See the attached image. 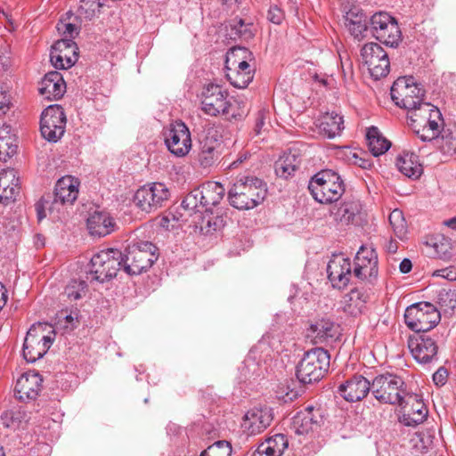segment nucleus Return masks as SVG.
I'll list each match as a JSON object with an SVG mask.
<instances>
[{
  "instance_id": "1",
  "label": "nucleus",
  "mask_w": 456,
  "mask_h": 456,
  "mask_svg": "<svg viewBox=\"0 0 456 456\" xmlns=\"http://www.w3.org/2000/svg\"><path fill=\"white\" fill-rule=\"evenodd\" d=\"M224 192L225 189L220 183L208 181L189 192L182 202V208L189 215H196L195 225L203 230L206 219L203 215L210 213L211 208L220 203Z\"/></svg>"
},
{
  "instance_id": "2",
  "label": "nucleus",
  "mask_w": 456,
  "mask_h": 456,
  "mask_svg": "<svg viewBox=\"0 0 456 456\" xmlns=\"http://www.w3.org/2000/svg\"><path fill=\"white\" fill-rule=\"evenodd\" d=\"M390 94L396 106L406 110H423L437 112L440 109L430 102L423 101L425 90L420 83H418L412 76L398 77L392 85Z\"/></svg>"
},
{
  "instance_id": "3",
  "label": "nucleus",
  "mask_w": 456,
  "mask_h": 456,
  "mask_svg": "<svg viewBox=\"0 0 456 456\" xmlns=\"http://www.w3.org/2000/svg\"><path fill=\"white\" fill-rule=\"evenodd\" d=\"M266 194V184L261 179L252 175H240L229 189L228 200L233 208L248 210L261 204Z\"/></svg>"
},
{
  "instance_id": "4",
  "label": "nucleus",
  "mask_w": 456,
  "mask_h": 456,
  "mask_svg": "<svg viewBox=\"0 0 456 456\" xmlns=\"http://www.w3.org/2000/svg\"><path fill=\"white\" fill-rule=\"evenodd\" d=\"M408 391L403 378L394 372L379 374L371 381V395L382 404L402 405Z\"/></svg>"
},
{
  "instance_id": "5",
  "label": "nucleus",
  "mask_w": 456,
  "mask_h": 456,
  "mask_svg": "<svg viewBox=\"0 0 456 456\" xmlns=\"http://www.w3.org/2000/svg\"><path fill=\"white\" fill-rule=\"evenodd\" d=\"M308 189L313 198L322 204L337 201L345 191L340 175L330 169L315 174L309 181Z\"/></svg>"
},
{
  "instance_id": "6",
  "label": "nucleus",
  "mask_w": 456,
  "mask_h": 456,
  "mask_svg": "<svg viewBox=\"0 0 456 456\" xmlns=\"http://www.w3.org/2000/svg\"><path fill=\"white\" fill-rule=\"evenodd\" d=\"M55 332L47 323L33 324L27 332L23 343V357L28 362L42 358L51 347Z\"/></svg>"
},
{
  "instance_id": "7",
  "label": "nucleus",
  "mask_w": 456,
  "mask_h": 456,
  "mask_svg": "<svg viewBox=\"0 0 456 456\" xmlns=\"http://www.w3.org/2000/svg\"><path fill=\"white\" fill-rule=\"evenodd\" d=\"M157 248L149 241L129 245L122 253V267L129 275H138L150 268L157 260Z\"/></svg>"
},
{
  "instance_id": "8",
  "label": "nucleus",
  "mask_w": 456,
  "mask_h": 456,
  "mask_svg": "<svg viewBox=\"0 0 456 456\" xmlns=\"http://www.w3.org/2000/svg\"><path fill=\"white\" fill-rule=\"evenodd\" d=\"M330 366L328 351L316 347L307 351L297 366V377L302 383L320 380Z\"/></svg>"
},
{
  "instance_id": "9",
  "label": "nucleus",
  "mask_w": 456,
  "mask_h": 456,
  "mask_svg": "<svg viewBox=\"0 0 456 456\" xmlns=\"http://www.w3.org/2000/svg\"><path fill=\"white\" fill-rule=\"evenodd\" d=\"M121 267L122 252L115 248H107L93 256L88 274L92 280L104 282L114 278Z\"/></svg>"
},
{
  "instance_id": "10",
  "label": "nucleus",
  "mask_w": 456,
  "mask_h": 456,
  "mask_svg": "<svg viewBox=\"0 0 456 456\" xmlns=\"http://www.w3.org/2000/svg\"><path fill=\"white\" fill-rule=\"evenodd\" d=\"M406 325L417 334L427 332L441 320L439 311L428 302H418L408 306L404 313Z\"/></svg>"
},
{
  "instance_id": "11",
  "label": "nucleus",
  "mask_w": 456,
  "mask_h": 456,
  "mask_svg": "<svg viewBox=\"0 0 456 456\" xmlns=\"http://www.w3.org/2000/svg\"><path fill=\"white\" fill-rule=\"evenodd\" d=\"M371 35L380 43L397 47L402 41V32L395 17L387 12H375L369 20Z\"/></svg>"
},
{
  "instance_id": "12",
  "label": "nucleus",
  "mask_w": 456,
  "mask_h": 456,
  "mask_svg": "<svg viewBox=\"0 0 456 456\" xmlns=\"http://www.w3.org/2000/svg\"><path fill=\"white\" fill-rule=\"evenodd\" d=\"M164 142L169 152L177 157H185L191 150V137L188 126L177 120L163 130Z\"/></svg>"
},
{
  "instance_id": "13",
  "label": "nucleus",
  "mask_w": 456,
  "mask_h": 456,
  "mask_svg": "<svg viewBox=\"0 0 456 456\" xmlns=\"http://www.w3.org/2000/svg\"><path fill=\"white\" fill-rule=\"evenodd\" d=\"M360 56L362 62L375 80L385 77L389 73V57L379 44L374 42L365 44L361 49Z\"/></svg>"
},
{
  "instance_id": "14",
  "label": "nucleus",
  "mask_w": 456,
  "mask_h": 456,
  "mask_svg": "<svg viewBox=\"0 0 456 456\" xmlns=\"http://www.w3.org/2000/svg\"><path fill=\"white\" fill-rule=\"evenodd\" d=\"M170 192L166 184L152 183L140 187L134 193V203L142 211L151 213L168 200Z\"/></svg>"
},
{
  "instance_id": "15",
  "label": "nucleus",
  "mask_w": 456,
  "mask_h": 456,
  "mask_svg": "<svg viewBox=\"0 0 456 456\" xmlns=\"http://www.w3.org/2000/svg\"><path fill=\"white\" fill-rule=\"evenodd\" d=\"M400 408L398 420L405 427L415 428L422 424L428 416V410L420 395L408 391Z\"/></svg>"
},
{
  "instance_id": "16",
  "label": "nucleus",
  "mask_w": 456,
  "mask_h": 456,
  "mask_svg": "<svg viewBox=\"0 0 456 456\" xmlns=\"http://www.w3.org/2000/svg\"><path fill=\"white\" fill-rule=\"evenodd\" d=\"M408 347L413 358L419 363H430L437 360L438 346L436 342L425 334L410 337Z\"/></svg>"
},
{
  "instance_id": "17",
  "label": "nucleus",
  "mask_w": 456,
  "mask_h": 456,
  "mask_svg": "<svg viewBox=\"0 0 456 456\" xmlns=\"http://www.w3.org/2000/svg\"><path fill=\"white\" fill-rule=\"evenodd\" d=\"M50 61L56 69H66L77 61L76 44L69 38L56 41L50 53Z\"/></svg>"
},
{
  "instance_id": "18",
  "label": "nucleus",
  "mask_w": 456,
  "mask_h": 456,
  "mask_svg": "<svg viewBox=\"0 0 456 456\" xmlns=\"http://www.w3.org/2000/svg\"><path fill=\"white\" fill-rule=\"evenodd\" d=\"M328 278L332 286L343 289L349 283L352 276L350 259L343 254L333 255L327 266Z\"/></svg>"
},
{
  "instance_id": "19",
  "label": "nucleus",
  "mask_w": 456,
  "mask_h": 456,
  "mask_svg": "<svg viewBox=\"0 0 456 456\" xmlns=\"http://www.w3.org/2000/svg\"><path fill=\"white\" fill-rule=\"evenodd\" d=\"M226 94L217 85H208L202 92L201 109L206 114H225L228 111Z\"/></svg>"
},
{
  "instance_id": "20",
  "label": "nucleus",
  "mask_w": 456,
  "mask_h": 456,
  "mask_svg": "<svg viewBox=\"0 0 456 456\" xmlns=\"http://www.w3.org/2000/svg\"><path fill=\"white\" fill-rule=\"evenodd\" d=\"M354 274L360 280H366L377 276L378 257L373 249L361 247L355 256Z\"/></svg>"
},
{
  "instance_id": "21",
  "label": "nucleus",
  "mask_w": 456,
  "mask_h": 456,
  "mask_svg": "<svg viewBox=\"0 0 456 456\" xmlns=\"http://www.w3.org/2000/svg\"><path fill=\"white\" fill-rule=\"evenodd\" d=\"M338 392L347 402H358L369 392L371 393V382L362 375H355L338 387Z\"/></svg>"
},
{
  "instance_id": "22",
  "label": "nucleus",
  "mask_w": 456,
  "mask_h": 456,
  "mask_svg": "<svg viewBox=\"0 0 456 456\" xmlns=\"http://www.w3.org/2000/svg\"><path fill=\"white\" fill-rule=\"evenodd\" d=\"M273 414L267 408H254L248 411L242 421V428L250 436L262 433L270 426Z\"/></svg>"
},
{
  "instance_id": "23",
  "label": "nucleus",
  "mask_w": 456,
  "mask_h": 456,
  "mask_svg": "<svg viewBox=\"0 0 456 456\" xmlns=\"http://www.w3.org/2000/svg\"><path fill=\"white\" fill-rule=\"evenodd\" d=\"M417 117L419 118H413L411 116L409 125L422 141H431L439 135L444 126L442 116H437L436 119L427 118L426 116Z\"/></svg>"
},
{
  "instance_id": "24",
  "label": "nucleus",
  "mask_w": 456,
  "mask_h": 456,
  "mask_svg": "<svg viewBox=\"0 0 456 456\" xmlns=\"http://www.w3.org/2000/svg\"><path fill=\"white\" fill-rule=\"evenodd\" d=\"M41 376L34 371L22 374L17 380L15 394L19 400H34L37 397L42 387Z\"/></svg>"
},
{
  "instance_id": "25",
  "label": "nucleus",
  "mask_w": 456,
  "mask_h": 456,
  "mask_svg": "<svg viewBox=\"0 0 456 456\" xmlns=\"http://www.w3.org/2000/svg\"><path fill=\"white\" fill-rule=\"evenodd\" d=\"M20 191L18 172L13 168L3 169L0 172V202L8 205L15 201Z\"/></svg>"
},
{
  "instance_id": "26",
  "label": "nucleus",
  "mask_w": 456,
  "mask_h": 456,
  "mask_svg": "<svg viewBox=\"0 0 456 456\" xmlns=\"http://www.w3.org/2000/svg\"><path fill=\"white\" fill-rule=\"evenodd\" d=\"M362 204L358 200H350L330 208V216L333 222L339 225L354 224L355 218L361 214Z\"/></svg>"
},
{
  "instance_id": "27",
  "label": "nucleus",
  "mask_w": 456,
  "mask_h": 456,
  "mask_svg": "<svg viewBox=\"0 0 456 456\" xmlns=\"http://www.w3.org/2000/svg\"><path fill=\"white\" fill-rule=\"evenodd\" d=\"M340 334L339 326L328 318H322L311 324L308 336L315 344L334 341Z\"/></svg>"
},
{
  "instance_id": "28",
  "label": "nucleus",
  "mask_w": 456,
  "mask_h": 456,
  "mask_svg": "<svg viewBox=\"0 0 456 456\" xmlns=\"http://www.w3.org/2000/svg\"><path fill=\"white\" fill-rule=\"evenodd\" d=\"M79 184L78 179L71 175L60 178L54 189V202L72 205L77 199Z\"/></svg>"
},
{
  "instance_id": "29",
  "label": "nucleus",
  "mask_w": 456,
  "mask_h": 456,
  "mask_svg": "<svg viewBox=\"0 0 456 456\" xmlns=\"http://www.w3.org/2000/svg\"><path fill=\"white\" fill-rule=\"evenodd\" d=\"M38 91L42 96L48 100L61 98L66 91V85L61 74L58 71H51L45 74L40 83Z\"/></svg>"
},
{
  "instance_id": "30",
  "label": "nucleus",
  "mask_w": 456,
  "mask_h": 456,
  "mask_svg": "<svg viewBox=\"0 0 456 456\" xmlns=\"http://www.w3.org/2000/svg\"><path fill=\"white\" fill-rule=\"evenodd\" d=\"M113 217L104 211H95L87 218V229L92 236L104 237L114 231Z\"/></svg>"
},
{
  "instance_id": "31",
  "label": "nucleus",
  "mask_w": 456,
  "mask_h": 456,
  "mask_svg": "<svg viewBox=\"0 0 456 456\" xmlns=\"http://www.w3.org/2000/svg\"><path fill=\"white\" fill-rule=\"evenodd\" d=\"M66 116H41L40 131L48 142H57L64 134Z\"/></svg>"
},
{
  "instance_id": "32",
  "label": "nucleus",
  "mask_w": 456,
  "mask_h": 456,
  "mask_svg": "<svg viewBox=\"0 0 456 456\" xmlns=\"http://www.w3.org/2000/svg\"><path fill=\"white\" fill-rule=\"evenodd\" d=\"M396 167L405 176L416 180L423 173L419 156L414 152L403 151L396 158Z\"/></svg>"
},
{
  "instance_id": "33",
  "label": "nucleus",
  "mask_w": 456,
  "mask_h": 456,
  "mask_svg": "<svg viewBox=\"0 0 456 456\" xmlns=\"http://www.w3.org/2000/svg\"><path fill=\"white\" fill-rule=\"evenodd\" d=\"M344 24L350 35L358 40L364 37L369 28L366 15L358 9H351L346 13Z\"/></svg>"
},
{
  "instance_id": "34",
  "label": "nucleus",
  "mask_w": 456,
  "mask_h": 456,
  "mask_svg": "<svg viewBox=\"0 0 456 456\" xmlns=\"http://www.w3.org/2000/svg\"><path fill=\"white\" fill-rule=\"evenodd\" d=\"M17 137L9 125L0 127V161L6 162L16 154Z\"/></svg>"
},
{
  "instance_id": "35",
  "label": "nucleus",
  "mask_w": 456,
  "mask_h": 456,
  "mask_svg": "<svg viewBox=\"0 0 456 456\" xmlns=\"http://www.w3.org/2000/svg\"><path fill=\"white\" fill-rule=\"evenodd\" d=\"M314 123L319 133L328 138L339 135L344 129L343 116H319Z\"/></svg>"
},
{
  "instance_id": "36",
  "label": "nucleus",
  "mask_w": 456,
  "mask_h": 456,
  "mask_svg": "<svg viewBox=\"0 0 456 456\" xmlns=\"http://www.w3.org/2000/svg\"><path fill=\"white\" fill-rule=\"evenodd\" d=\"M366 140L369 150L374 157L383 155L391 147V142L382 135L377 126H372L367 129Z\"/></svg>"
},
{
  "instance_id": "37",
  "label": "nucleus",
  "mask_w": 456,
  "mask_h": 456,
  "mask_svg": "<svg viewBox=\"0 0 456 456\" xmlns=\"http://www.w3.org/2000/svg\"><path fill=\"white\" fill-rule=\"evenodd\" d=\"M366 300L364 295L358 289H352L342 301L343 311L351 316H357L365 308Z\"/></svg>"
},
{
  "instance_id": "38",
  "label": "nucleus",
  "mask_w": 456,
  "mask_h": 456,
  "mask_svg": "<svg viewBox=\"0 0 456 456\" xmlns=\"http://www.w3.org/2000/svg\"><path fill=\"white\" fill-rule=\"evenodd\" d=\"M265 369L257 351L252 349L246 356L240 367V373L244 378L250 379L262 375Z\"/></svg>"
},
{
  "instance_id": "39",
  "label": "nucleus",
  "mask_w": 456,
  "mask_h": 456,
  "mask_svg": "<svg viewBox=\"0 0 456 456\" xmlns=\"http://www.w3.org/2000/svg\"><path fill=\"white\" fill-rule=\"evenodd\" d=\"M223 127L215 124H207L200 135V145L215 147L221 150Z\"/></svg>"
},
{
  "instance_id": "40",
  "label": "nucleus",
  "mask_w": 456,
  "mask_h": 456,
  "mask_svg": "<svg viewBox=\"0 0 456 456\" xmlns=\"http://www.w3.org/2000/svg\"><path fill=\"white\" fill-rule=\"evenodd\" d=\"M299 160L295 154L284 153L274 164L275 173L278 176L288 178L297 168Z\"/></svg>"
},
{
  "instance_id": "41",
  "label": "nucleus",
  "mask_w": 456,
  "mask_h": 456,
  "mask_svg": "<svg viewBox=\"0 0 456 456\" xmlns=\"http://www.w3.org/2000/svg\"><path fill=\"white\" fill-rule=\"evenodd\" d=\"M341 157L349 164L358 166L362 169H369L372 167V161L368 158V154L362 150L345 147L341 151Z\"/></svg>"
},
{
  "instance_id": "42",
  "label": "nucleus",
  "mask_w": 456,
  "mask_h": 456,
  "mask_svg": "<svg viewBox=\"0 0 456 456\" xmlns=\"http://www.w3.org/2000/svg\"><path fill=\"white\" fill-rule=\"evenodd\" d=\"M248 54H250L247 48H233L226 59V66H231L232 69L241 71H253L248 62L244 60Z\"/></svg>"
},
{
  "instance_id": "43",
  "label": "nucleus",
  "mask_w": 456,
  "mask_h": 456,
  "mask_svg": "<svg viewBox=\"0 0 456 456\" xmlns=\"http://www.w3.org/2000/svg\"><path fill=\"white\" fill-rule=\"evenodd\" d=\"M227 73L226 77L230 83L237 88H246L248 84L253 80V71H241L232 69L231 66H226Z\"/></svg>"
},
{
  "instance_id": "44",
  "label": "nucleus",
  "mask_w": 456,
  "mask_h": 456,
  "mask_svg": "<svg viewBox=\"0 0 456 456\" xmlns=\"http://www.w3.org/2000/svg\"><path fill=\"white\" fill-rule=\"evenodd\" d=\"M221 154L220 149H216L215 147H208L200 145V151L198 154V161L200 165L204 167H210L216 164L219 156Z\"/></svg>"
},
{
  "instance_id": "45",
  "label": "nucleus",
  "mask_w": 456,
  "mask_h": 456,
  "mask_svg": "<svg viewBox=\"0 0 456 456\" xmlns=\"http://www.w3.org/2000/svg\"><path fill=\"white\" fill-rule=\"evenodd\" d=\"M388 219L395 236L403 240L407 233V224L403 212L399 209H394Z\"/></svg>"
},
{
  "instance_id": "46",
  "label": "nucleus",
  "mask_w": 456,
  "mask_h": 456,
  "mask_svg": "<svg viewBox=\"0 0 456 456\" xmlns=\"http://www.w3.org/2000/svg\"><path fill=\"white\" fill-rule=\"evenodd\" d=\"M437 302L442 311L453 312L456 309V291L441 289L437 296Z\"/></svg>"
},
{
  "instance_id": "47",
  "label": "nucleus",
  "mask_w": 456,
  "mask_h": 456,
  "mask_svg": "<svg viewBox=\"0 0 456 456\" xmlns=\"http://www.w3.org/2000/svg\"><path fill=\"white\" fill-rule=\"evenodd\" d=\"M87 291V284L85 281H71L65 288V295L69 300H77L85 297Z\"/></svg>"
},
{
  "instance_id": "48",
  "label": "nucleus",
  "mask_w": 456,
  "mask_h": 456,
  "mask_svg": "<svg viewBox=\"0 0 456 456\" xmlns=\"http://www.w3.org/2000/svg\"><path fill=\"white\" fill-rule=\"evenodd\" d=\"M232 451L231 444L227 441L221 440L209 445L200 453V456H231Z\"/></svg>"
},
{
  "instance_id": "49",
  "label": "nucleus",
  "mask_w": 456,
  "mask_h": 456,
  "mask_svg": "<svg viewBox=\"0 0 456 456\" xmlns=\"http://www.w3.org/2000/svg\"><path fill=\"white\" fill-rule=\"evenodd\" d=\"M266 440L271 445L272 451L273 452V455L275 456H281L289 446L288 438L283 434H276Z\"/></svg>"
},
{
  "instance_id": "50",
  "label": "nucleus",
  "mask_w": 456,
  "mask_h": 456,
  "mask_svg": "<svg viewBox=\"0 0 456 456\" xmlns=\"http://www.w3.org/2000/svg\"><path fill=\"white\" fill-rule=\"evenodd\" d=\"M232 30L242 39L249 40L255 36L252 29L251 23H245L242 19H240L232 27Z\"/></svg>"
},
{
  "instance_id": "51",
  "label": "nucleus",
  "mask_w": 456,
  "mask_h": 456,
  "mask_svg": "<svg viewBox=\"0 0 456 456\" xmlns=\"http://www.w3.org/2000/svg\"><path fill=\"white\" fill-rule=\"evenodd\" d=\"M102 7L100 0H81L79 11L81 14H85L86 18L94 15L95 12H99Z\"/></svg>"
},
{
  "instance_id": "52",
  "label": "nucleus",
  "mask_w": 456,
  "mask_h": 456,
  "mask_svg": "<svg viewBox=\"0 0 456 456\" xmlns=\"http://www.w3.org/2000/svg\"><path fill=\"white\" fill-rule=\"evenodd\" d=\"M432 277H441L450 281H456V267L450 266L443 269L435 270Z\"/></svg>"
},
{
  "instance_id": "53",
  "label": "nucleus",
  "mask_w": 456,
  "mask_h": 456,
  "mask_svg": "<svg viewBox=\"0 0 456 456\" xmlns=\"http://www.w3.org/2000/svg\"><path fill=\"white\" fill-rule=\"evenodd\" d=\"M58 31L64 36V38L71 39L74 38L75 35L77 34V28L76 25L71 23H58Z\"/></svg>"
},
{
  "instance_id": "54",
  "label": "nucleus",
  "mask_w": 456,
  "mask_h": 456,
  "mask_svg": "<svg viewBox=\"0 0 456 456\" xmlns=\"http://www.w3.org/2000/svg\"><path fill=\"white\" fill-rule=\"evenodd\" d=\"M435 248L440 258L448 259L451 257L452 245L447 240H444V241L440 243H436Z\"/></svg>"
},
{
  "instance_id": "55",
  "label": "nucleus",
  "mask_w": 456,
  "mask_h": 456,
  "mask_svg": "<svg viewBox=\"0 0 456 456\" xmlns=\"http://www.w3.org/2000/svg\"><path fill=\"white\" fill-rule=\"evenodd\" d=\"M267 19L274 24H281L284 19L283 12L277 5L271 6L267 12Z\"/></svg>"
},
{
  "instance_id": "56",
  "label": "nucleus",
  "mask_w": 456,
  "mask_h": 456,
  "mask_svg": "<svg viewBox=\"0 0 456 456\" xmlns=\"http://www.w3.org/2000/svg\"><path fill=\"white\" fill-rule=\"evenodd\" d=\"M12 103L11 102V96L6 91L0 90V112L6 114L11 110Z\"/></svg>"
},
{
  "instance_id": "57",
  "label": "nucleus",
  "mask_w": 456,
  "mask_h": 456,
  "mask_svg": "<svg viewBox=\"0 0 456 456\" xmlns=\"http://www.w3.org/2000/svg\"><path fill=\"white\" fill-rule=\"evenodd\" d=\"M269 126H272L271 116H260L256 122L255 132L259 134L262 131H267Z\"/></svg>"
},
{
  "instance_id": "58",
  "label": "nucleus",
  "mask_w": 456,
  "mask_h": 456,
  "mask_svg": "<svg viewBox=\"0 0 456 456\" xmlns=\"http://www.w3.org/2000/svg\"><path fill=\"white\" fill-rule=\"evenodd\" d=\"M273 454L271 445L268 444L267 440H265L258 445L256 450L252 453V456H275Z\"/></svg>"
},
{
  "instance_id": "59",
  "label": "nucleus",
  "mask_w": 456,
  "mask_h": 456,
  "mask_svg": "<svg viewBox=\"0 0 456 456\" xmlns=\"http://www.w3.org/2000/svg\"><path fill=\"white\" fill-rule=\"evenodd\" d=\"M448 372L446 369L441 367L433 375V380L436 385L442 386L446 382Z\"/></svg>"
},
{
  "instance_id": "60",
  "label": "nucleus",
  "mask_w": 456,
  "mask_h": 456,
  "mask_svg": "<svg viewBox=\"0 0 456 456\" xmlns=\"http://www.w3.org/2000/svg\"><path fill=\"white\" fill-rule=\"evenodd\" d=\"M41 114H64V110L59 104H50L44 109Z\"/></svg>"
},
{
  "instance_id": "61",
  "label": "nucleus",
  "mask_w": 456,
  "mask_h": 456,
  "mask_svg": "<svg viewBox=\"0 0 456 456\" xmlns=\"http://www.w3.org/2000/svg\"><path fill=\"white\" fill-rule=\"evenodd\" d=\"M412 268L411 261L408 258H404L399 265L400 272L402 273H408Z\"/></svg>"
},
{
  "instance_id": "62",
  "label": "nucleus",
  "mask_w": 456,
  "mask_h": 456,
  "mask_svg": "<svg viewBox=\"0 0 456 456\" xmlns=\"http://www.w3.org/2000/svg\"><path fill=\"white\" fill-rule=\"evenodd\" d=\"M7 301V290L0 282V310L5 305Z\"/></svg>"
},
{
  "instance_id": "63",
  "label": "nucleus",
  "mask_w": 456,
  "mask_h": 456,
  "mask_svg": "<svg viewBox=\"0 0 456 456\" xmlns=\"http://www.w3.org/2000/svg\"><path fill=\"white\" fill-rule=\"evenodd\" d=\"M386 247L389 253H395L398 248L397 243L394 240H390Z\"/></svg>"
},
{
  "instance_id": "64",
  "label": "nucleus",
  "mask_w": 456,
  "mask_h": 456,
  "mask_svg": "<svg viewBox=\"0 0 456 456\" xmlns=\"http://www.w3.org/2000/svg\"><path fill=\"white\" fill-rule=\"evenodd\" d=\"M444 224L448 227L456 230V216L451 219H448L444 222Z\"/></svg>"
}]
</instances>
